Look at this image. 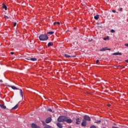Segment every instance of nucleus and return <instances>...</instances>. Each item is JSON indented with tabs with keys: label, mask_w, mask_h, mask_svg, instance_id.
Returning a JSON list of instances; mask_svg holds the SVG:
<instances>
[{
	"label": "nucleus",
	"mask_w": 128,
	"mask_h": 128,
	"mask_svg": "<svg viewBox=\"0 0 128 128\" xmlns=\"http://www.w3.org/2000/svg\"><path fill=\"white\" fill-rule=\"evenodd\" d=\"M124 46H127L128 48V44H125Z\"/></svg>",
	"instance_id": "2f4dec72"
},
{
	"label": "nucleus",
	"mask_w": 128,
	"mask_h": 128,
	"mask_svg": "<svg viewBox=\"0 0 128 128\" xmlns=\"http://www.w3.org/2000/svg\"><path fill=\"white\" fill-rule=\"evenodd\" d=\"M26 60H32V62H35V60H36V58H26Z\"/></svg>",
	"instance_id": "9b49d317"
},
{
	"label": "nucleus",
	"mask_w": 128,
	"mask_h": 128,
	"mask_svg": "<svg viewBox=\"0 0 128 128\" xmlns=\"http://www.w3.org/2000/svg\"><path fill=\"white\" fill-rule=\"evenodd\" d=\"M0 106L2 108L3 110H6V106L4 105V104H0Z\"/></svg>",
	"instance_id": "f8f14e48"
},
{
	"label": "nucleus",
	"mask_w": 128,
	"mask_h": 128,
	"mask_svg": "<svg viewBox=\"0 0 128 128\" xmlns=\"http://www.w3.org/2000/svg\"><path fill=\"white\" fill-rule=\"evenodd\" d=\"M20 94L22 98V100H24V94L22 93V89H20Z\"/></svg>",
	"instance_id": "9d476101"
},
{
	"label": "nucleus",
	"mask_w": 128,
	"mask_h": 128,
	"mask_svg": "<svg viewBox=\"0 0 128 128\" xmlns=\"http://www.w3.org/2000/svg\"><path fill=\"white\" fill-rule=\"evenodd\" d=\"M107 50H110V48H107Z\"/></svg>",
	"instance_id": "f704fd0d"
},
{
	"label": "nucleus",
	"mask_w": 128,
	"mask_h": 128,
	"mask_svg": "<svg viewBox=\"0 0 128 128\" xmlns=\"http://www.w3.org/2000/svg\"><path fill=\"white\" fill-rule=\"evenodd\" d=\"M90 128H96V127L94 125L90 126Z\"/></svg>",
	"instance_id": "cd10ccee"
},
{
	"label": "nucleus",
	"mask_w": 128,
	"mask_h": 128,
	"mask_svg": "<svg viewBox=\"0 0 128 128\" xmlns=\"http://www.w3.org/2000/svg\"><path fill=\"white\" fill-rule=\"evenodd\" d=\"M10 54H14V52H11Z\"/></svg>",
	"instance_id": "72a5a7b5"
},
{
	"label": "nucleus",
	"mask_w": 128,
	"mask_h": 128,
	"mask_svg": "<svg viewBox=\"0 0 128 128\" xmlns=\"http://www.w3.org/2000/svg\"><path fill=\"white\" fill-rule=\"evenodd\" d=\"M54 46V43L52 42L48 43V46Z\"/></svg>",
	"instance_id": "f3484780"
},
{
	"label": "nucleus",
	"mask_w": 128,
	"mask_h": 128,
	"mask_svg": "<svg viewBox=\"0 0 128 128\" xmlns=\"http://www.w3.org/2000/svg\"><path fill=\"white\" fill-rule=\"evenodd\" d=\"M65 122H66L67 124H72V120L70 118H68V117L66 116Z\"/></svg>",
	"instance_id": "20e7f679"
},
{
	"label": "nucleus",
	"mask_w": 128,
	"mask_h": 128,
	"mask_svg": "<svg viewBox=\"0 0 128 128\" xmlns=\"http://www.w3.org/2000/svg\"><path fill=\"white\" fill-rule=\"evenodd\" d=\"M96 64H98V62H100V60H96Z\"/></svg>",
	"instance_id": "c756f323"
},
{
	"label": "nucleus",
	"mask_w": 128,
	"mask_h": 128,
	"mask_svg": "<svg viewBox=\"0 0 128 128\" xmlns=\"http://www.w3.org/2000/svg\"><path fill=\"white\" fill-rule=\"evenodd\" d=\"M18 108V104H16L15 106H14V108H12V110H16V108Z\"/></svg>",
	"instance_id": "dca6fc26"
},
{
	"label": "nucleus",
	"mask_w": 128,
	"mask_h": 128,
	"mask_svg": "<svg viewBox=\"0 0 128 128\" xmlns=\"http://www.w3.org/2000/svg\"><path fill=\"white\" fill-rule=\"evenodd\" d=\"M112 12H116V10H112Z\"/></svg>",
	"instance_id": "473e14b6"
},
{
	"label": "nucleus",
	"mask_w": 128,
	"mask_h": 128,
	"mask_svg": "<svg viewBox=\"0 0 128 128\" xmlns=\"http://www.w3.org/2000/svg\"><path fill=\"white\" fill-rule=\"evenodd\" d=\"M39 39L40 40H48V36L46 34H42L40 36Z\"/></svg>",
	"instance_id": "f257e3e1"
},
{
	"label": "nucleus",
	"mask_w": 128,
	"mask_h": 128,
	"mask_svg": "<svg viewBox=\"0 0 128 128\" xmlns=\"http://www.w3.org/2000/svg\"><path fill=\"white\" fill-rule=\"evenodd\" d=\"M4 18H6L7 20H8V18H10V17L6 16H4Z\"/></svg>",
	"instance_id": "393cba45"
},
{
	"label": "nucleus",
	"mask_w": 128,
	"mask_h": 128,
	"mask_svg": "<svg viewBox=\"0 0 128 128\" xmlns=\"http://www.w3.org/2000/svg\"><path fill=\"white\" fill-rule=\"evenodd\" d=\"M108 106H110V104H108Z\"/></svg>",
	"instance_id": "4c0bfd02"
},
{
	"label": "nucleus",
	"mask_w": 128,
	"mask_h": 128,
	"mask_svg": "<svg viewBox=\"0 0 128 128\" xmlns=\"http://www.w3.org/2000/svg\"><path fill=\"white\" fill-rule=\"evenodd\" d=\"M84 120H86H86L88 122H90V117L88 116L87 115H85L84 116V119H83Z\"/></svg>",
	"instance_id": "7ed1b4c3"
},
{
	"label": "nucleus",
	"mask_w": 128,
	"mask_h": 128,
	"mask_svg": "<svg viewBox=\"0 0 128 128\" xmlns=\"http://www.w3.org/2000/svg\"><path fill=\"white\" fill-rule=\"evenodd\" d=\"M8 86H9V88H11L12 90H20V88H18L14 86H12L8 85Z\"/></svg>",
	"instance_id": "6e6552de"
},
{
	"label": "nucleus",
	"mask_w": 128,
	"mask_h": 128,
	"mask_svg": "<svg viewBox=\"0 0 128 128\" xmlns=\"http://www.w3.org/2000/svg\"><path fill=\"white\" fill-rule=\"evenodd\" d=\"M81 126H86V120H82Z\"/></svg>",
	"instance_id": "39448f33"
},
{
	"label": "nucleus",
	"mask_w": 128,
	"mask_h": 128,
	"mask_svg": "<svg viewBox=\"0 0 128 128\" xmlns=\"http://www.w3.org/2000/svg\"><path fill=\"white\" fill-rule=\"evenodd\" d=\"M104 50H108V48L106 47L100 50L101 52H104Z\"/></svg>",
	"instance_id": "a211bd4d"
},
{
	"label": "nucleus",
	"mask_w": 128,
	"mask_h": 128,
	"mask_svg": "<svg viewBox=\"0 0 128 128\" xmlns=\"http://www.w3.org/2000/svg\"><path fill=\"white\" fill-rule=\"evenodd\" d=\"M57 126H58L59 128H62V124L61 123H58Z\"/></svg>",
	"instance_id": "4468645a"
},
{
	"label": "nucleus",
	"mask_w": 128,
	"mask_h": 128,
	"mask_svg": "<svg viewBox=\"0 0 128 128\" xmlns=\"http://www.w3.org/2000/svg\"><path fill=\"white\" fill-rule=\"evenodd\" d=\"M3 4V8H4L5 10H8V7H6V6L4 5V4Z\"/></svg>",
	"instance_id": "6ab92c4d"
},
{
	"label": "nucleus",
	"mask_w": 128,
	"mask_h": 128,
	"mask_svg": "<svg viewBox=\"0 0 128 128\" xmlns=\"http://www.w3.org/2000/svg\"><path fill=\"white\" fill-rule=\"evenodd\" d=\"M44 128H50V126L46 125V126H44Z\"/></svg>",
	"instance_id": "bb28decb"
},
{
	"label": "nucleus",
	"mask_w": 128,
	"mask_h": 128,
	"mask_svg": "<svg viewBox=\"0 0 128 128\" xmlns=\"http://www.w3.org/2000/svg\"><path fill=\"white\" fill-rule=\"evenodd\" d=\"M110 32H116V31L112 29L111 30Z\"/></svg>",
	"instance_id": "c85d7f7f"
},
{
	"label": "nucleus",
	"mask_w": 128,
	"mask_h": 128,
	"mask_svg": "<svg viewBox=\"0 0 128 128\" xmlns=\"http://www.w3.org/2000/svg\"><path fill=\"white\" fill-rule=\"evenodd\" d=\"M0 82H2V80H0Z\"/></svg>",
	"instance_id": "e433bc0d"
},
{
	"label": "nucleus",
	"mask_w": 128,
	"mask_h": 128,
	"mask_svg": "<svg viewBox=\"0 0 128 128\" xmlns=\"http://www.w3.org/2000/svg\"><path fill=\"white\" fill-rule=\"evenodd\" d=\"M126 62H128V60H126V61H125Z\"/></svg>",
	"instance_id": "c9c22d12"
},
{
	"label": "nucleus",
	"mask_w": 128,
	"mask_h": 128,
	"mask_svg": "<svg viewBox=\"0 0 128 128\" xmlns=\"http://www.w3.org/2000/svg\"><path fill=\"white\" fill-rule=\"evenodd\" d=\"M100 122H102V121H100V120L96 121L95 122V124H100Z\"/></svg>",
	"instance_id": "b1692460"
},
{
	"label": "nucleus",
	"mask_w": 128,
	"mask_h": 128,
	"mask_svg": "<svg viewBox=\"0 0 128 128\" xmlns=\"http://www.w3.org/2000/svg\"><path fill=\"white\" fill-rule=\"evenodd\" d=\"M47 34H54V32H48Z\"/></svg>",
	"instance_id": "4be33fe9"
},
{
	"label": "nucleus",
	"mask_w": 128,
	"mask_h": 128,
	"mask_svg": "<svg viewBox=\"0 0 128 128\" xmlns=\"http://www.w3.org/2000/svg\"><path fill=\"white\" fill-rule=\"evenodd\" d=\"M50 122H52V118H48L46 120V124H50Z\"/></svg>",
	"instance_id": "1a4fd4ad"
},
{
	"label": "nucleus",
	"mask_w": 128,
	"mask_h": 128,
	"mask_svg": "<svg viewBox=\"0 0 128 128\" xmlns=\"http://www.w3.org/2000/svg\"><path fill=\"white\" fill-rule=\"evenodd\" d=\"M110 40L108 36H107L106 38H104V40Z\"/></svg>",
	"instance_id": "aec40b11"
},
{
	"label": "nucleus",
	"mask_w": 128,
	"mask_h": 128,
	"mask_svg": "<svg viewBox=\"0 0 128 128\" xmlns=\"http://www.w3.org/2000/svg\"><path fill=\"white\" fill-rule=\"evenodd\" d=\"M114 56H122V53L120 52H115L113 54Z\"/></svg>",
	"instance_id": "ddd939ff"
},
{
	"label": "nucleus",
	"mask_w": 128,
	"mask_h": 128,
	"mask_svg": "<svg viewBox=\"0 0 128 128\" xmlns=\"http://www.w3.org/2000/svg\"><path fill=\"white\" fill-rule=\"evenodd\" d=\"M32 128H40L39 126H38L36 124H32Z\"/></svg>",
	"instance_id": "0eeeda50"
},
{
	"label": "nucleus",
	"mask_w": 128,
	"mask_h": 128,
	"mask_svg": "<svg viewBox=\"0 0 128 128\" xmlns=\"http://www.w3.org/2000/svg\"><path fill=\"white\" fill-rule=\"evenodd\" d=\"M76 124H80V118H76Z\"/></svg>",
	"instance_id": "423d86ee"
},
{
	"label": "nucleus",
	"mask_w": 128,
	"mask_h": 128,
	"mask_svg": "<svg viewBox=\"0 0 128 128\" xmlns=\"http://www.w3.org/2000/svg\"><path fill=\"white\" fill-rule=\"evenodd\" d=\"M66 116H60L58 118V122H66Z\"/></svg>",
	"instance_id": "f03ea898"
},
{
	"label": "nucleus",
	"mask_w": 128,
	"mask_h": 128,
	"mask_svg": "<svg viewBox=\"0 0 128 128\" xmlns=\"http://www.w3.org/2000/svg\"><path fill=\"white\" fill-rule=\"evenodd\" d=\"M16 26V22H14V26Z\"/></svg>",
	"instance_id": "7c9ffc66"
},
{
	"label": "nucleus",
	"mask_w": 128,
	"mask_h": 128,
	"mask_svg": "<svg viewBox=\"0 0 128 128\" xmlns=\"http://www.w3.org/2000/svg\"><path fill=\"white\" fill-rule=\"evenodd\" d=\"M92 40H90V42H92Z\"/></svg>",
	"instance_id": "58836bf2"
},
{
	"label": "nucleus",
	"mask_w": 128,
	"mask_h": 128,
	"mask_svg": "<svg viewBox=\"0 0 128 128\" xmlns=\"http://www.w3.org/2000/svg\"><path fill=\"white\" fill-rule=\"evenodd\" d=\"M64 56H65L66 58H72V56H70V55H68V54H64Z\"/></svg>",
	"instance_id": "5701e85b"
},
{
	"label": "nucleus",
	"mask_w": 128,
	"mask_h": 128,
	"mask_svg": "<svg viewBox=\"0 0 128 128\" xmlns=\"http://www.w3.org/2000/svg\"><path fill=\"white\" fill-rule=\"evenodd\" d=\"M48 112H52V110L50 108H48Z\"/></svg>",
	"instance_id": "a878e982"
},
{
	"label": "nucleus",
	"mask_w": 128,
	"mask_h": 128,
	"mask_svg": "<svg viewBox=\"0 0 128 128\" xmlns=\"http://www.w3.org/2000/svg\"><path fill=\"white\" fill-rule=\"evenodd\" d=\"M60 24V22H54V26H56V24Z\"/></svg>",
	"instance_id": "412c9836"
},
{
	"label": "nucleus",
	"mask_w": 128,
	"mask_h": 128,
	"mask_svg": "<svg viewBox=\"0 0 128 128\" xmlns=\"http://www.w3.org/2000/svg\"><path fill=\"white\" fill-rule=\"evenodd\" d=\"M99 18H100V15L98 14H96V16H94V19L96 20H98Z\"/></svg>",
	"instance_id": "2eb2a0df"
}]
</instances>
